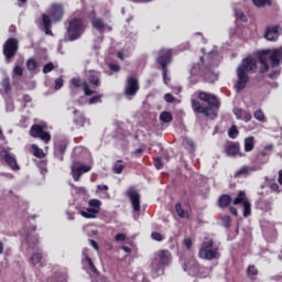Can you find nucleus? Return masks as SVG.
<instances>
[{
	"mask_svg": "<svg viewBox=\"0 0 282 282\" xmlns=\"http://www.w3.org/2000/svg\"><path fill=\"white\" fill-rule=\"evenodd\" d=\"M22 100L25 102V105H28L32 102V97L30 95H23Z\"/></svg>",
	"mask_w": 282,
	"mask_h": 282,
	"instance_id": "13d9d810",
	"label": "nucleus"
},
{
	"mask_svg": "<svg viewBox=\"0 0 282 282\" xmlns=\"http://www.w3.org/2000/svg\"><path fill=\"white\" fill-rule=\"evenodd\" d=\"M173 62V51L171 48H162L156 57L158 65L161 66L163 82L169 85L171 78H169V65Z\"/></svg>",
	"mask_w": 282,
	"mask_h": 282,
	"instance_id": "423d86ee",
	"label": "nucleus"
},
{
	"mask_svg": "<svg viewBox=\"0 0 282 282\" xmlns=\"http://www.w3.org/2000/svg\"><path fill=\"white\" fill-rule=\"evenodd\" d=\"M41 261H43L42 253H34L30 259L31 265H39V263H41Z\"/></svg>",
	"mask_w": 282,
	"mask_h": 282,
	"instance_id": "72a5a7b5",
	"label": "nucleus"
},
{
	"mask_svg": "<svg viewBox=\"0 0 282 282\" xmlns=\"http://www.w3.org/2000/svg\"><path fill=\"white\" fill-rule=\"evenodd\" d=\"M31 149L33 151L34 158H37L39 160H43V158H45V152L43 149L39 148V145L32 144Z\"/></svg>",
	"mask_w": 282,
	"mask_h": 282,
	"instance_id": "cd10ccee",
	"label": "nucleus"
},
{
	"mask_svg": "<svg viewBox=\"0 0 282 282\" xmlns=\"http://www.w3.org/2000/svg\"><path fill=\"white\" fill-rule=\"evenodd\" d=\"M117 56H118V58H120V61H124V54H122V53H118L117 54Z\"/></svg>",
	"mask_w": 282,
	"mask_h": 282,
	"instance_id": "69168bd1",
	"label": "nucleus"
},
{
	"mask_svg": "<svg viewBox=\"0 0 282 282\" xmlns=\"http://www.w3.org/2000/svg\"><path fill=\"white\" fill-rule=\"evenodd\" d=\"M229 213L235 217H239V212L237 210L236 207H229Z\"/></svg>",
	"mask_w": 282,
	"mask_h": 282,
	"instance_id": "bf43d9fd",
	"label": "nucleus"
},
{
	"mask_svg": "<svg viewBox=\"0 0 282 282\" xmlns=\"http://www.w3.org/2000/svg\"><path fill=\"white\" fill-rule=\"evenodd\" d=\"M197 98L203 102H207L208 106H203L199 100L192 99L191 105L194 113H202L205 118H217V111H219V107H221L219 98L207 91H198Z\"/></svg>",
	"mask_w": 282,
	"mask_h": 282,
	"instance_id": "f03ea898",
	"label": "nucleus"
},
{
	"mask_svg": "<svg viewBox=\"0 0 282 282\" xmlns=\"http://www.w3.org/2000/svg\"><path fill=\"white\" fill-rule=\"evenodd\" d=\"M93 23V28H95V30H105V22L102 21V19L100 18H94L91 20Z\"/></svg>",
	"mask_w": 282,
	"mask_h": 282,
	"instance_id": "c756f323",
	"label": "nucleus"
},
{
	"mask_svg": "<svg viewBox=\"0 0 282 282\" xmlns=\"http://www.w3.org/2000/svg\"><path fill=\"white\" fill-rule=\"evenodd\" d=\"M257 58L262 65L260 67V74H265L270 69V65L268 64V61L271 63V72L269 73V78H276L279 74H281V68L279 66L281 65L282 61V47L279 48H267L261 50L257 52Z\"/></svg>",
	"mask_w": 282,
	"mask_h": 282,
	"instance_id": "f257e3e1",
	"label": "nucleus"
},
{
	"mask_svg": "<svg viewBox=\"0 0 282 282\" xmlns=\"http://www.w3.org/2000/svg\"><path fill=\"white\" fill-rule=\"evenodd\" d=\"M171 251L169 250H160L156 253L155 260L152 262V268L158 265L159 268H164V265H169L171 263Z\"/></svg>",
	"mask_w": 282,
	"mask_h": 282,
	"instance_id": "4468645a",
	"label": "nucleus"
},
{
	"mask_svg": "<svg viewBox=\"0 0 282 282\" xmlns=\"http://www.w3.org/2000/svg\"><path fill=\"white\" fill-rule=\"evenodd\" d=\"M1 87L3 88L4 94H10V91H12L10 78H8V77L3 78L1 82Z\"/></svg>",
	"mask_w": 282,
	"mask_h": 282,
	"instance_id": "2f4dec72",
	"label": "nucleus"
},
{
	"mask_svg": "<svg viewBox=\"0 0 282 282\" xmlns=\"http://www.w3.org/2000/svg\"><path fill=\"white\" fill-rule=\"evenodd\" d=\"M253 118L258 120V122H265V113H263V110L261 109L253 112Z\"/></svg>",
	"mask_w": 282,
	"mask_h": 282,
	"instance_id": "f704fd0d",
	"label": "nucleus"
},
{
	"mask_svg": "<svg viewBox=\"0 0 282 282\" xmlns=\"http://www.w3.org/2000/svg\"><path fill=\"white\" fill-rule=\"evenodd\" d=\"M252 2L257 8H265V6H272V0H252Z\"/></svg>",
	"mask_w": 282,
	"mask_h": 282,
	"instance_id": "c9c22d12",
	"label": "nucleus"
},
{
	"mask_svg": "<svg viewBox=\"0 0 282 282\" xmlns=\"http://www.w3.org/2000/svg\"><path fill=\"white\" fill-rule=\"evenodd\" d=\"M257 69V61L252 57H247L242 59L241 64L237 68V82L235 84L236 91H243L246 87H248V83H250V72H254Z\"/></svg>",
	"mask_w": 282,
	"mask_h": 282,
	"instance_id": "7ed1b4c3",
	"label": "nucleus"
},
{
	"mask_svg": "<svg viewBox=\"0 0 282 282\" xmlns=\"http://www.w3.org/2000/svg\"><path fill=\"white\" fill-rule=\"evenodd\" d=\"M89 243L94 248V250H96L97 252L100 250V247L98 246V242H96V240L90 239Z\"/></svg>",
	"mask_w": 282,
	"mask_h": 282,
	"instance_id": "864d4df0",
	"label": "nucleus"
},
{
	"mask_svg": "<svg viewBox=\"0 0 282 282\" xmlns=\"http://www.w3.org/2000/svg\"><path fill=\"white\" fill-rule=\"evenodd\" d=\"M30 135L31 138H39L45 144H50V141L52 140L50 132H46L45 128L39 123H35L31 127Z\"/></svg>",
	"mask_w": 282,
	"mask_h": 282,
	"instance_id": "f8f14e48",
	"label": "nucleus"
},
{
	"mask_svg": "<svg viewBox=\"0 0 282 282\" xmlns=\"http://www.w3.org/2000/svg\"><path fill=\"white\" fill-rule=\"evenodd\" d=\"M234 206H239V204L242 205V215L243 217L248 218L250 215H252V204H250V200L248 199V195L240 191L236 198L232 202Z\"/></svg>",
	"mask_w": 282,
	"mask_h": 282,
	"instance_id": "1a4fd4ad",
	"label": "nucleus"
},
{
	"mask_svg": "<svg viewBox=\"0 0 282 282\" xmlns=\"http://www.w3.org/2000/svg\"><path fill=\"white\" fill-rule=\"evenodd\" d=\"M88 206L90 208H93L94 210H97V213H100V206H102V202H100L99 199H96V198H91L88 202Z\"/></svg>",
	"mask_w": 282,
	"mask_h": 282,
	"instance_id": "c85d7f7f",
	"label": "nucleus"
},
{
	"mask_svg": "<svg viewBox=\"0 0 282 282\" xmlns=\"http://www.w3.org/2000/svg\"><path fill=\"white\" fill-rule=\"evenodd\" d=\"M142 153H144V149L139 148L134 151V155H142Z\"/></svg>",
	"mask_w": 282,
	"mask_h": 282,
	"instance_id": "680f3d73",
	"label": "nucleus"
},
{
	"mask_svg": "<svg viewBox=\"0 0 282 282\" xmlns=\"http://www.w3.org/2000/svg\"><path fill=\"white\" fill-rule=\"evenodd\" d=\"M184 243H185L187 250H191V248H193V240L191 238L184 239Z\"/></svg>",
	"mask_w": 282,
	"mask_h": 282,
	"instance_id": "5fc2aeb1",
	"label": "nucleus"
},
{
	"mask_svg": "<svg viewBox=\"0 0 282 282\" xmlns=\"http://www.w3.org/2000/svg\"><path fill=\"white\" fill-rule=\"evenodd\" d=\"M250 171H252V167L250 166H242L238 172H237V176L239 175H248V173H250Z\"/></svg>",
	"mask_w": 282,
	"mask_h": 282,
	"instance_id": "c03bdc74",
	"label": "nucleus"
},
{
	"mask_svg": "<svg viewBox=\"0 0 282 282\" xmlns=\"http://www.w3.org/2000/svg\"><path fill=\"white\" fill-rule=\"evenodd\" d=\"M200 76H203V78H208L209 76H213V66H210V64L205 66V68L200 72Z\"/></svg>",
	"mask_w": 282,
	"mask_h": 282,
	"instance_id": "e433bc0d",
	"label": "nucleus"
},
{
	"mask_svg": "<svg viewBox=\"0 0 282 282\" xmlns=\"http://www.w3.org/2000/svg\"><path fill=\"white\" fill-rule=\"evenodd\" d=\"M66 30L67 41H78V39L85 34L87 25L85 24V20H83V18L75 17L68 21V26Z\"/></svg>",
	"mask_w": 282,
	"mask_h": 282,
	"instance_id": "39448f33",
	"label": "nucleus"
},
{
	"mask_svg": "<svg viewBox=\"0 0 282 282\" xmlns=\"http://www.w3.org/2000/svg\"><path fill=\"white\" fill-rule=\"evenodd\" d=\"M247 276L250 279V281H257V276H259V269H257V265L250 264L247 268Z\"/></svg>",
	"mask_w": 282,
	"mask_h": 282,
	"instance_id": "412c9836",
	"label": "nucleus"
},
{
	"mask_svg": "<svg viewBox=\"0 0 282 282\" xmlns=\"http://www.w3.org/2000/svg\"><path fill=\"white\" fill-rule=\"evenodd\" d=\"M124 166H127L124 161L117 160L112 165V171L116 173V175H121V173L124 171Z\"/></svg>",
	"mask_w": 282,
	"mask_h": 282,
	"instance_id": "5701e85b",
	"label": "nucleus"
},
{
	"mask_svg": "<svg viewBox=\"0 0 282 282\" xmlns=\"http://www.w3.org/2000/svg\"><path fill=\"white\" fill-rule=\"evenodd\" d=\"M165 102H175V97L171 93L164 95Z\"/></svg>",
	"mask_w": 282,
	"mask_h": 282,
	"instance_id": "3c124183",
	"label": "nucleus"
},
{
	"mask_svg": "<svg viewBox=\"0 0 282 282\" xmlns=\"http://www.w3.org/2000/svg\"><path fill=\"white\" fill-rule=\"evenodd\" d=\"M175 210H176V215H178L181 219H188V217H191V214L188 213V210H184L182 208V203H177L175 205Z\"/></svg>",
	"mask_w": 282,
	"mask_h": 282,
	"instance_id": "393cba45",
	"label": "nucleus"
},
{
	"mask_svg": "<svg viewBox=\"0 0 282 282\" xmlns=\"http://www.w3.org/2000/svg\"><path fill=\"white\" fill-rule=\"evenodd\" d=\"M232 202L234 200H232L231 195L223 194L218 198V206H219V208H228V206H230V204H232Z\"/></svg>",
	"mask_w": 282,
	"mask_h": 282,
	"instance_id": "aec40b11",
	"label": "nucleus"
},
{
	"mask_svg": "<svg viewBox=\"0 0 282 282\" xmlns=\"http://www.w3.org/2000/svg\"><path fill=\"white\" fill-rule=\"evenodd\" d=\"M221 221L225 228H230V226L232 225V219L230 218V216H224L221 218Z\"/></svg>",
	"mask_w": 282,
	"mask_h": 282,
	"instance_id": "79ce46f5",
	"label": "nucleus"
},
{
	"mask_svg": "<svg viewBox=\"0 0 282 282\" xmlns=\"http://www.w3.org/2000/svg\"><path fill=\"white\" fill-rule=\"evenodd\" d=\"M15 76H23V67H21L19 64H17L12 70V77L14 78Z\"/></svg>",
	"mask_w": 282,
	"mask_h": 282,
	"instance_id": "58836bf2",
	"label": "nucleus"
},
{
	"mask_svg": "<svg viewBox=\"0 0 282 282\" xmlns=\"http://www.w3.org/2000/svg\"><path fill=\"white\" fill-rule=\"evenodd\" d=\"M245 151L246 153L254 151V137H247L245 139Z\"/></svg>",
	"mask_w": 282,
	"mask_h": 282,
	"instance_id": "a878e982",
	"label": "nucleus"
},
{
	"mask_svg": "<svg viewBox=\"0 0 282 282\" xmlns=\"http://www.w3.org/2000/svg\"><path fill=\"white\" fill-rule=\"evenodd\" d=\"M140 91V80H138V77L130 76L127 78L126 86L123 94L126 98H134V96L138 95Z\"/></svg>",
	"mask_w": 282,
	"mask_h": 282,
	"instance_id": "9b49d317",
	"label": "nucleus"
},
{
	"mask_svg": "<svg viewBox=\"0 0 282 282\" xmlns=\"http://www.w3.org/2000/svg\"><path fill=\"white\" fill-rule=\"evenodd\" d=\"M0 156L2 160H4L6 164L12 169V171H19L21 167L19 166V163H17V158L14 155L10 154L8 150H1Z\"/></svg>",
	"mask_w": 282,
	"mask_h": 282,
	"instance_id": "f3484780",
	"label": "nucleus"
},
{
	"mask_svg": "<svg viewBox=\"0 0 282 282\" xmlns=\"http://www.w3.org/2000/svg\"><path fill=\"white\" fill-rule=\"evenodd\" d=\"M278 182L279 184H282V170L279 172Z\"/></svg>",
	"mask_w": 282,
	"mask_h": 282,
	"instance_id": "0e129e2a",
	"label": "nucleus"
},
{
	"mask_svg": "<svg viewBox=\"0 0 282 282\" xmlns=\"http://www.w3.org/2000/svg\"><path fill=\"white\" fill-rule=\"evenodd\" d=\"M25 3H28V0H18V6H19L20 8H22L23 4H25Z\"/></svg>",
	"mask_w": 282,
	"mask_h": 282,
	"instance_id": "e2e57ef3",
	"label": "nucleus"
},
{
	"mask_svg": "<svg viewBox=\"0 0 282 282\" xmlns=\"http://www.w3.org/2000/svg\"><path fill=\"white\" fill-rule=\"evenodd\" d=\"M126 195L130 199L134 213H140V193H138L133 187H130Z\"/></svg>",
	"mask_w": 282,
	"mask_h": 282,
	"instance_id": "dca6fc26",
	"label": "nucleus"
},
{
	"mask_svg": "<svg viewBox=\"0 0 282 282\" xmlns=\"http://www.w3.org/2000/svg\"><path fill=\"white\" fill-rule=\"evenodd\" d=\"M127 239V236L124 234H117L115 237L116 241H124Z\"/></svg>",
	"mask_w": 282,
	"mask_h": 282,
	"instance_id": "6e6d98bb",
	"label": "nucleus"
},
{
	"mask_svg": "<svg viewBox=\"0 0 282 282\" xmlns=\"http://www.w3.org/2000/svg\"><path fill=\"white\" fill-rule=\"evenodd\" d=\"M151 237L154 241H164V236L158 231L152 232Z\"/></svg>",
	"mask_w": 282,
	"mask_h": 282,
	"instance_id": "de8ad7c7",
	"label": "nucleus"
},
{
	"mask_svg": "<svg viewBox=\"0 0 282 282\" xmlns=\"http://www.w3.org/2000/svg\"><path fill=\"white\" fill-rule=\"evenodd\" d=\"M97 191H109V186H107V185H97Z\"/></svg>",
	"mask_w": 282,
	"mask_h": 282,
	"instance_id": "052dcab7",
	"label": "nucleus"
},
{
	"mask_svg": "<svg viewBox=\"0 0 282 282\" xmlns=\"http://www.w3.org/2000/svg\"><path fill=\"white\" fill-rule=\"evenodd\" d=\"M64 80H63V77H58L57 79H55V89L58 90L63 87L64 85Z\"/></svg>",
	"mask_w": 282,
	"mask_h": 282,
	"instance_id": "8fccbe9b",
	"label": "nucleus"
},
{
	"mask_svg": "<svg viewBox=\"0 0 282 282\" xmlns=\"http://www.w3.org/2000/svg\"><path fill=\"white\" fill-rule=\"evenodd\" d=\"M0 254H3V241L0 240Z\"/></svg>",
	"mask_w": 282,
	"mask_h": 282,
	"instance_id": "338daca9",
	"label": "nucleus"
},
{
	"mask_svg": "<svg viewBox=\"0 0 282 282\" xmlns=\"http://www.w3.org/2000/svg\"><path fill=\"white\" fill-rule=\"evenodd\" d=\"M79 214L82 215V217H85V219H96L98 210L89 207L87 208V210H80Z\"/></svg>",
	"mask_w": 282,
	"mask_h": 282,
	"instance_id": "4be33fe9",
	"label": "nucleus"
},
{
	"mask_svg": "<svg viewBox=\"0 0 282 282\" xmlns=\"http://www.w3.org/2000/svg\"><path fill=\"white\" fill-rule=\"evenodd\" d=\"M122 250H124V252H131V248H129V247H122Z\"/></svg>",
	"mask_w": 282,
	"mask_h": 282,
	"instance_id": "774afa93",
	"label": "nucleus"
},
{
	"mask_svg": "<svg viewBox=\"0 0 282 282\" xmlns=\"http://www.w3.org/2000/svg\"><path fill=\"white\" fill-rule=\"evenodd\" d=\"M89 171H91V166L83 164L80 161H73L70 165V173L74 182H80V177H83L85 173H89Z\"/></svg>",
	"mask_w": 282,
	"mask_h": 282,
	"instance_id": "9d476101",
	"label": "nucleus"
},
{
	"mask_svg": "<svg viewBox=\"0 0 282 282\" xmlns=\"http://www.w3.org/2000/svg\"><path fill=\"white\" fill-rule=\"evenodd\" d=\"M65 14V7L63 3H53L50 8L48 15L42 14V23L45 29V34L53 35L52 33V21L54 23H58V21H63V17Z\"/></svg>",
	"mask_w": 282,
	"mask_h": 282,
	"instance_id": "20e7f679",
	"label": "nucleus"
},
{
	"mask_svg": "<svg viewBox=\"0 0 282 282\" xmlns=\"http://www.w3.org/2000/svg\"><path fill=\"white\" fill-rule=\"evenodd\" d=\"M43 74H50V72H54V63L48 62L43 66Z\"/></svg>",
	"mask_w": 282,
	"mask_h": 282,
	"instance_id": "a19ab883",
	"label": "nucleus"
},
{
	"mask_svg": "<svg viewBox=\"0 0 282 282\" xmlns=\"http://www.w3.org/2000/svg\"><path fill=\"white\" fill-rule=\"evenodd\" d=\"M18 52H19V40L15 37H9L2 46V54L6 58V63H12V58L17 56Z\"/></svg>",
	"mask_w": 282,
	"mask_h": 282,
	"instance_id": "6e6552de",
	"label": "nucleus"
},
{
	"mask_svg": "<svg viewBox=\"0 0 282 282\" xmlns=\"http://www.w3.org/2000/svg\"><path fill=\"white\" fill-rule=\"evenodd\" d=\"M65 151H67V144L63 142L55 144V153L56 155H61L59 160H63V155H65Z\"/></svg>",
	"mask_w": 282,
	"mask_h": 282,
	"instance_id": "bb28decb",
	"label": "nucleus"
},
{
	"mask_svg": "<svg viewBox=\"0 0 282 282\" xmlns=\"http://www.w3.org/2000/svg\"><path fill=\"white\" fill-rule=\"evenodd\" d=\"M57 282H67V273L58 272L56 273Z\"/></svg>",
	"mask_w": 282,
	"mask_h": 282,
	"instance_id": "a18cd8bd",
	"label": "nucleus"
},
{
	"mask_svg": "<svg viewBox=\"0 0 282 282\" xmlns=\"http://www.w3.org/2000/svg\"><path fill=\"white\" fill-rule=\"evenodd\" d=\"M225 153L229 158H237V155H240L241 158L243 155L241 154V145L239 144V142L232 141L227 142V145L225 147Z\"/></svg>",
	"mask_w": 282,
	"mask_h": 282,
	"instance_id": "a211bd4d",
	"label": "nucleus"
},
{
	"mask_svg": "<svg viewBox=\"0 0 282 282\" xmlns=\"http://www.w3.org/2000/svg\"><path fill=\"white\" fill-rule=\"evenodd\" d=\"M85 260L89 267V270H91L94 274H96L98 272V269H96V265L94 264V261L91 260V258H89V256H86Z\"/></svg>",
	"mask_w": 282,
	"mask_h": 282,
	"instance_id": "ea45409f",
	"label": "nucleus"
},
{
	"mask_svg": "<svg viewBox=\"0 0 282 282\" xmlns=\"http://www.w3.org/2000/svg\"><path fill=\"white\" fill-rule=\"evenodd\" d=\"M154 166L158 170L162 169L163 165H162V159L161 158H155L154 159Z\"/></svg>",
	"mask_w": 282,
	"mask_h": 282,
	"instance_id": "603ef678",
	"label": "nucleus"
},
{
	"mask_svg": "<svg viewBox=\"0 0 282 282\" xmlns=\"http://www.w3.org/2000/svg\"><path fill=\"white\" fill-rule=\"evenodd\" d=\"M160 120L161 122H166V123L173 122V115H171V112L169 111H163L160 115Z\"/></svg>",
	"mask_w": 282,
	"mask_h": 282,
	"instance_id": "473e14b6",
	"label": "nucleus"
},
{
	"mask_svg": "<svg viewBox=\"0 0 282 282\" xmlns=\"http://www.w3.org/2000/svg\"><path fill=\"white\" fill-rule=\"evenodd\" d=\"M102 95L94 96L89 99V105H96L98 102H101Z\"/></svg>",
	"mask_w": 282,
	"mask_h": 282,
	"instance_id": "49530a36",
	"label": "nucleus"
},
{
	"mask_svg": "<svg viewBox=\"0 0 282 282\" xmlns=\"http://www.w3.org/2000/svg\"><path fill=\"white\" fill-rule=\"evenodd\" d=\"M214 246L215 241L213 239L204 241L198 250L199 259H204L205 261H213L214 259H219V257H221V253H219V248H214Z\"/></svg>",
	"mask_w": 282,
	"mask_h": 282,
	"instance_id": "0eeeda50",
	"label": "nucleus"
},
{
	"mask_svg": "<svg viewBox=\"0 0 282 282\" xmlns=\"http://www.w3.org/2000/svg\"><path fill=\"white\" fill-rule=\"evenodd\" d=\"M245 122H250V120H252V113H250L249 111H246L242 113V119Z\"/></svg>",
	"mask_w": 282,
	"mask_h": 282,
	"instance_id": "09e8293b",
	"label": "nucleus"
},
{
	"mask_svg": "<svg viewBox=\"0 0 282 282\" xmlns=\"http://www.w3.org/2000/svg\"><path fill=\"white\" fill-rule=\"evenodd\" d=\"M88 82L90 83V85H94V87H100V74L94 70L90 72L88 76Z\"/></svg>",
	"mask_w": 282,
	"mask_h": 282,
	"instance_id": "b1692460",
	"label": "nucleus"
},
{
	"mask_svg": "<svg viewBox=\"0 0 282 282\" xmlns=\"http://www.w3.org/2000/svg\"><path fill=\"white\" fill-rule=\"evenodd\" d=\"M70 89H84V94L85 96H93V94H96L95 90H91V88H89V84L87 83V80H83L80 77H73L70 79Z\"/></svg>",
	"mask_w": 282,
	"mask_h": 282,
	"instance_id": "ddd939ff",
	"label": "nucleus"
},
{
	"mask_svg": "<svg viewBox=\"0 0 282 282\" xmlns=\"http://www.w3.org/2000/svg\"><path fill=\"white\" fill-rule=\"evenodd\" d=\"M109 69L111 72H120V65H118V64H109Z\"/></svg>",
	"mask_w": 282,
	"mask_h": 282,
	"instance_id": "4d7b16f0",
	"label": "nucleus"
},
{
	"mask_svg": "<svg viewBox=\"0 0 282 282\" xmlns=\"http://www.w3.org/2000/svg\"><path fill=\"white\" fill-rule=\"evenodd\" d=\"M39 68V63H36L35 58H30L26 62V69L29 72H36V69Z\"/></svg>",
	"mask_w": 282,
	"mask_h": 282,
	"instance_id": "7c9ffc66",
	"label": "nucleus"
},
{
	"mask_svg": "<svg viewBox=\"0 0 282 282\" xmlns=\"http://www.w3.org/2000/svg\"><path fill=\"white\" fill-rule=\"evenodd\" d=\"M245 111L246 110H243L241 108H235L234 109V113H235L237 120H242Z\"/></svg>",
	"mask_w": 282,
	"mask_h": 282,
	"instance_id": "37998d69",
	"label": "nucleus"
},
{
	"mask_svg": "<svg viewBox=\"0 0 282 282\" xmlns=\"http://www.w3.org/2000/svg\"><path fill=\"white\" fill-rule=\"evenodd\" d=\"M281 32H282L281 25L279 24L269 25L265 28L264 39L271 42L279 41V36H281Z\"/></svg>",
	"mask_w": 282,
	"mask_h": 282,
	"instance_id": "2eb2a0df",
	"label": "nucleus"
},
{
	"mask_svg": "<svg viewBox=\"0 0 282 282\" xmlns=\"http://www.w3.org/2000/svg\"><path fill=\"white\" fill-rule=\"evenodd\" d=\"M73 113L75 116L73 122L77 126V129H80L87 124V118L83 112L78 111V109H74Z\"/></svg>",
	"mask_w": 282,
	"mask_h": 282,
	"instance_id": "6ab92c4d",
	"label": "nucleus"
},
{
	"mask_svg": "<svg viewBox=\"0 0 282 282\" xmlns=\"http://www.w3.org/2000/svg\"><path fill=\"white\" fill-rule=\"evenodd\" d=\"M228 135L229 138H231V140H235L239 135V130L237 129V126H232L228 130Z\"/></svg>",
	"mask_w": 282,
	"mask_h": 282,
	"instance_id": "4c0bfd02",
	"label": "nucleus"
}]
</instances>
